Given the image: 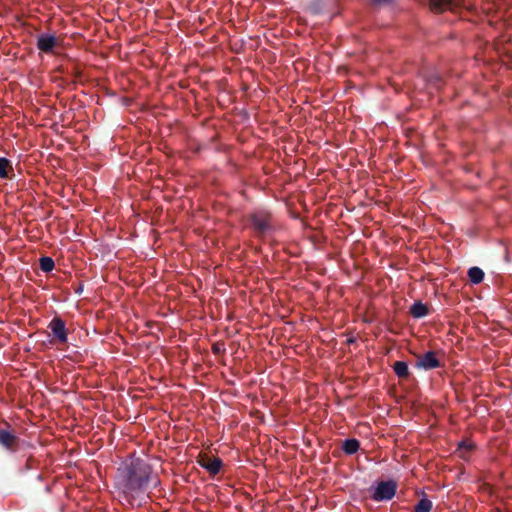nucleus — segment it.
Listing matches in <instances>:
<instances>
[{
	"instance_id": "obj_1",
	"label": "nucleus",
	"mask_w": 512,
	"mask_h": 512,
	"mask_svg": "<svg viewBox=\"0 0 512 512\" xmlns=\"http://www.w3.org/2000/svg\"><path fill=\"white\" fill-rule=\"evenodd\" d=\"M152 468L141 458L123 462L117 469V485L127 496H134L148 489Z\"/></svg>"
},
{
	"instance_id": "obj_2",
	"label": "nucleus",
	"mask_w": 512,
	"mask_h": 512,
	"mask_svg": "<svg viewBox=\"0 0 512 512\" xmlns=\"http://www.w3.org/2000/svg\"><path fill=\"white\" fill-rule=\"evenodd\" d=\"M248 221L255 235L259 238L268 236L276 228L273 215L268 210L259 209L252 212L248 216Z\"/></svg>"
},
{
	"instance_id": "obj_3",
	"label": "nucleus",
	"mask_w": 512,
	"mask_h": 512,
	"mask_svg": "<svg viewBox=\"0 0 512 512\" xmlns=\"http://www.w3.org/2000/svg\"><path fill=\"white\" fill-rule=\"evenodd\" d=\"M398 484L394 480L377 483L371 498L376 502L389 501L396 495Z\"/></svg>"
},
{
	"instance_id": "obj_4",
	"label": "nucleus",
	"mask_w": 512,
	"mask_h": 512,
	"mask_svg": "<svg viewBox=\"0 0 512 512\" xmlns=\"http://www.w3.org/2000/svg\"><path fill=\"white\" fill-rule=\"evenodd\" d=\"M48 328L51 330L53 338L60 344H65L68 340V333L65 327V322L60 317H54Z\"/></svg>"
},
{
	"instance_id": "obj_5",
	"label": "nucleus",
	"mask_w": 512,
	"mask_h": 512,
	"mask_svg": "<svg viewBox=\"0 0 512 512\" xmlns=\"http://www.w3.org/2000/svg\"><path fill=\"white\" fill-rule=\"evenodd\" d=\"M441 363L437 358V354L434 351H428L423 355L417 356L416 367L424 370H432L439 368Z\"/></svg>"
},
{
	"instance_id": "obj_6",
	"label": "nucleus",
	"mask_w": 512,
	"mask_h": 512,
	"mask_svg": "<svg viewBox=\"0 0 512 512\" xmlns=\"http://www.w3.org/2000/svg\"><path fill=\"white\" fill-rule=\"evenodd\" d=\"M36 46L41 52L50 54L53 53L54 48L58 46V40L52 34L43 33L38 35Z\"/></svg>"
},
{
	"instance_id": "obj_7",
	"label": "nucleus",
	"mask_w": 512,
	"mask_h": 512,
	"mask_svg": "<svg viewBox=\"0 0 512 512\" xmlns=\"http://www.w3.org/2000/svg\"><path fill=\"white\" fill-rule=\"evenodd\" d=\"M199 465L206 469L210 475H217L222 468V460L218 457H210L206 454L201 455L198 460Z\"/></svg>"
},
{
	"instance_id": "obj_8",
	"label": "nucleus",
	"mask_w": 512,
	"mask_h": 512,
	"mask_svg": "<svg viewBox=\"0 0 512 512\" xmlns=\"http://www.w3.org/2000/svg\"><path fill=\"white\" fill-rule=\"evenodd\" d=\"M0 445L9 451H16L18 446V437L5 429H0Z\"/></svg>"
},
{
	"instance_id": "obj_9",
	"label": "nucleus",
	"mask_w": 512,
	"mask_h": 512,
	"mask_svg": "<svg viewBox=\"0 0 512 512\" xmlns=\"http://www.w3.org/2000/svg\"><path fill=\"white\" fill-rule=\"evenodd\" d=\"M430 9L436 13H442L444 11H453L458 7L456 0H430Z\"/></svg>"
},
{
	"instance_id": "obj_10",
	"label": "nucleus",
	"mask_w": 512,
	"mask_h": 512,
	"mask_svg": "<svg viewBox=\"0 0 512 512\" xmlns=\"http://www.w3.org/2000/svg\"><path fill=\"white\" fill-rule=\"evenodd\" d=\"M360 449V442L355 438L346 439L342 443V450L347 455H353Z\"/></svg>"
},
{
	"instance_id": "obj_11",
	"label": "nucleus",
	"mask_w": 512,
	"mask_h": 512,
	"mask_svg": "<svg viewBox=\"0 0 512 512\" xmlns=\"http://www.w3.org/2000/svg\"><path fill=\"white\" fill-rule=\"evenodd\" d=\"M428 313H429L428 307L420 301L415 302L410 307V314L414 318H423V317L427 316Z\"/></svg>"
},
{
	"instance_id": "obj_12",
	"label": "nucleus",
	"mask_w": 512,
	"mask_h": 512,
	"mask_svg": "<svg viewBox=\"0 0 512 512\" xmlns=\"http://www.w3.org/2000/svg\"><path fill=\"white\" fill-rule=\"evenodd\" d=\"M393 370L401 379L408 378L410 375L408 364L404 361H396L393 365Z\"/></svg>"
},
{
	"instance_id": "obj_13",
	"label": "nucleus",
	"mask_w": 512,
	"mask_h": 512,
	"mask_svg": "<svg viewBox=\"0 0 512 512\" xmlns=\"http://www.w3.org/2000/svg\"><path fill=\"white\" fill-rule=\"evenodd\" d=\"M468 277L473 284H479L484 279V272L479 267H471L468 270Z\"/></svg>"
},
{
	"instance_id": "obj_14",
	"label": "nucleus",
	"mask_w": 512,
	"mask_h": 512,
	"mask_svg": "<svg viewBox=\"0 0 512 512\" xmlns=\"http://www.w3.org/2000/svg\"><path fill=\"white\" fill-rule=\"evenodd\" d=\"M9 171H13L10 160L5 157L0 158V178H9Z\"/></svg>"
},
{
	"instance_id": "obj_15",
	"label": "nucleus",
	"mask_w": 512,
	"mask_h": 512,
	"mask_svg": "<svg viewBox=\"0 0 512 512\" xmlns=\"http://www.w3.org/2000/svg\"><path fill=\"white\" fill-rule=\"evenodd\" d=\"M55 263L51 257L43 256L39 259V267L43 272H51L54 269Z\"/></svg>"
},
{
	"instance_id": "obj_16",
	"label": "nucleus",
	"mask_w": 512,
	"mask_h": 512,
	"mask_svg": "<svg viewBox=\"0 0 512 512\" xmlns=\"http://www.w3.org/2000/svg\"><path fill=\"white\" fill-rule=\"evenodd\" d=\"M432 507V501L424 497L415 505L414 512H430Z\"/></svg>"
},
{
	"instance_id": "obj_17",
	"label": "nucleus",
	"mask_w": 512,
	"mask_h": 512,
	"mask_svg": "<svg viewBox=\"0 0 512 512\" xmlns=\"http://www.w3.org/2000/svg\"><path fill=\"white\" fill-rule=\"evenodd\" d=\"M212 352L214 355H221V354H224L225 351H226V348H225V343L224 342H215L213 345H212Z\"/></svg>"
},
{
	"instance_id": "obj_18",
	"label": "nucleus",
	"mask_w": 512,
	"mask_h": 512,
	"mask_svg": "<svg viewBox=\"0 0 512 512\" xmlns=\"http://www.w3.org/2000/svg\"><path fill=\"white\" fill-rule=\"evenodd\" d=\"M375 3H388L390 0H373Z\"/></svg>"
}]
</instances>
